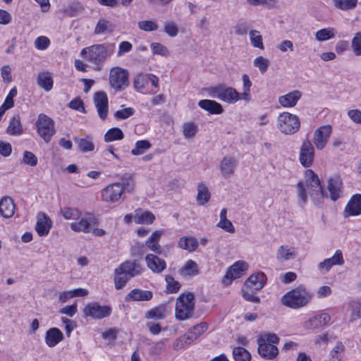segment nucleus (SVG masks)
<instances>
[{"label":"nucleus","instance_id":"f257e3e1","mask_svg":"<svg viewBox=\"0 0 361 361\" xmlns=\"http://www.w3.org/2000/svg\"><path fill=\"white\" fill-rule=\"evenodd\" d=\"M305 182L299 181L297 183L298 195L300 205H305L307 200L306 188L309 189V194L315 205H319L324 197H328L325 195L317 175L311 169H307L305 172Z\"/></svg>","mask_w":361,"mask_h":361},{"label":"nucleus","instance_id":"f03ea898","mask_svg":"<svg viewBox=\"0 0 361 361\" xmlns=\"http://www.w3.org/2000/svg\"><path fill=\"white\" fill-rule=\"evenodd\" d=\"M80 55L90 63L93 70L100 71L109 54L107 47L99 44L82 49Z\"/></svg>","mask_w":361,"mask_h":361},{"label":"nucleus","instance_id":"7ed1b4c3","mask_svg":"<svg viewBox=\"0 0 361 361\" xmlns=\"http://www.w3.org/2000/svg\"><path fill=\"white\" fill-rule=\"evenodd\" d=\"M312 298V294L305 288L298 287L287 292L282 296V304L292 309H298L306 306Z\"/></svg>","mask_w":361,"mask_h":361},{"label":"nucleus","instance_id":"20e7f679","mask_svg":"<svg viewBox=\"0 0 361 361\" xmlns=\"http://www.w3.org/2000/svg\"><path fill=\"white\" fill-rule=\"evenodd\" d=\"M279 342V338L276 334L266 333L257 339L258 353L266 360H273L278 353L279 350L275 344Z\"/></svg>","mask_w":361,"mask_h":361},{"label":"nucleus","instance_id":"39448f33","mask_svg":"<svg viewBox=\"0 0 361 361\" xmlns=\"http://www.w3.org/2000/svg\"><path fill=\"white\" fill-rule=\"evenodd\" d=\"M208 329V324L206 322L197 324L189 329L185 334L175 340L173 344V348L179 350L185 346L190 345L194 341L197 340Z\"/></svg>","mask_w":361,"mask_h":361},{"label":"nucleus","instance_id":"423d86ee","mask_svg":"<svg viewBox=\"0 0 361 361\" xmlns=\"http://www.w3.org/2000/svg\"><path fill=\"white\" fill-rule=\"evenodd\" d=\"M208 94L228 104H234L240 100V93L233 87L219 84L206 90Z\"/></svg>","mask_w":361,"mask_h":361},{"label":"nucleus","instance_id":"0eeeda50","mask_svg":"<svg viewBox=\"0 0 361 361\" xmlns=\"http://www.w3.org/2000/svg\"><path fill=\"white\" fill-rule=\"evenodd\" d=\"M194 295L191 293L180 295L176 304L175 315L177 319L184 320L191 317L194 310Z\"/></svg>","mask_w":361,"mask_h":361},{"label":"nucleus","instance_id":"6e6552de","mask_svg":"<svg viewBox=\"0 0 361 361\" xmlns=\"http://www.w3.org/2000/svg\"><path fill=\"white\" fill-rule=\"evenodd\" d=\"M300 127L299 118L288 112H283L277 118V128L283 134L292 135L298 132Z\"/></svg>","mask_w":361,"mask_h":361},{"label":"nucleus","instance_id":"1a4fd4ad","mask_svg":"<svg viewBox=\"0 0 361 361\" xmlns=\"http://www.w3.org/2000/svg\"><path fill=\"white\" fill-rule=\"evenodd\" d=\"M109 83L116 91H121L129 85L128 72L120 67H114L109 73Z\"/></svg>","mask_w":361,"mask_h":361},{"label":"nucleus","instance_id":"9d476101","mask_svg":"<svg viewBox=\"0 0 361 361\" xmlns=\"http://www.w3.org/2000/svg\"><path fill=\"white\" fill-rule=\"evenodd\" d=\"M39 135L46 142H49L55 133L54 122L47 115L40 114L36 123Z\"/></svg>","mask_w":361,"mask_h":361},{"label":"nucleus","instance_id":"9b49d317","mask_svg":"<svg viewBox=\"0 0 361 361\" xmlns=\"http://www.w3.org/2000/svg\"><path fill=\"white\" fill-rule=\"evenodd\" d=\"M83 313L85 316L94 319H102L111 314V307L108 305H100L98 302H91L85 306Z\"/></svg>","mask_w":361,"mask_h":361},{"label":"nucleus","instance_id":"f8f14e48","mask_svg":"<svg viewBox=\"0 0 361 361\" xmlns=\"http://www.w3.org/2000/svg\"><path fill=\"white\" fill-rule=\"evenodd\" d=\"M332 132V127L330 125H325L319 127L314 132L312 142L318 150L323 149L329 142Z\"/></svg>","mask_w":361,"mask_h":361},{"label":"nucleus","instance_id":"ddd939ff","mask_svg":"<svg viewBox=\"0 0 361 361\" xmlns=\"http://www.w3.org/2000/svg\"><path fill=\"white\" fill-rule=\"evenodd\" d=\"M314 159V147L309 140H305L300 148L299 161L305 168L313 164Z\"/></svg>","mask_w":361,"mask_h":361},{"label":"nucleus","instance_id":"4468645a","mask_svg":"<svg viewBox=\"0 0 361 361\" xmlns=\"http://www.w3.org/2000/svg\"><path fill=\"white\" fill-rule=\"evenodd\" d=\"M123 194V188L121 183H114L102 190V198L104 202L114 203L121 199Z\"/></svg>","mask_w":361,"mask_h":361},{"label":"nucleus","instance_id":"2eb2a0df","mask_svg":"<svg viewBox=\"0 0 361 361\" xmlns=\"http://www.w3.org/2000/svg\"><path fill=\"white\" fill-rule=\"evenodd\" d=\"M248 269V264L244 261H238L228 269L223 282L226 285L231 284L234 279L240 278L245 274Z\"/></svg>","mask_w":361,"mask_h":361},{"label":"nucleus","instance_id":"dca6fc26","mask_svg":"<svg viewBox=\"0 0 361 361\" xmlns=\"http://www.w3.org/2000/svg\"><path fill=\"white\" fill-rule=\"evenodd\" d=\"M97 224V219L89 214L80 219V221L73 222L70 224L71 228L75 232L90 233L91 226Z\"/></svg>","mask_w":361,"mask_h":361},{"label":"nucleus","instance_id":"f3484780","mask_svg":"<svg viewBox=\"0 0 361 361\" xmlns=\"http://www.w3.org/2000/svg\"><path fill=\"white\" fill-rule=\"evenodd\" d=\"M94 104L99 118L105 120L108 115V97L105 92H97L94 95Z\"/></svg>","mask_w":361,"mask_h":361},{"label":"nucleus","instance_id":"a211bd4d","mask_svg":"<svg viewBox=\"0 0 361 361\" xmlns=\"http://www.w3.org/2000/svg\"><path fill=\"white\" fill-rule=\"evenodd\" d=\"M37 223L35 230L39 236L48 235L52 227V221L49 216L44 212H39L37 215Z\"/></svg>","mask_w":361,"mask_h":361},{"label":"nucleus","instance_id":"6ab92c4d","mask_svg":"<svg viewBox=\"0 0 361 361\" xmlns=\"http://www.w3.org/2000/svg\"><path fill=\"white\" fill-rule=\"evenodd\" d=\"M267 277L262 272L252 274L245 281V288L252 290H260L266 283Z\"/></svg>","mask_w":361,"mask_h":361},{"label":"nucleus","instance_id":"aec40b11","mask_svg":"<svg viewBox=\"0 0 361 361\" xmlns=\"http://www.w3.org/2000/svg\"><path fill=\"white\" fill-rule=\"evenodd\" d=\"M341 185L342 180L339 176L334 175L329 178L327 189L331 200L336 201L341 197Z\"/></svg>","mask_w":361,"mask_h":361},{"label":"nucleus","instance_id":"412c9836","mask_svg":"<svg viewBox=\"0 0 361 361\" xmlns=\"http://www.w3.org/2000/svg\"><path fill=\"white\" fill-rule=\"evenodd\" d=\"M297 255V250L294 247L288 245L279 246L276 252V258L280 262L294 259Z\"/></svg>","mask_w":361,"mask_h":361},{"label":"nucleus","instance_id":"4be33fe9","mask_svg":"<svg viewBox=\"0 0 361 361\" xmlns=\"http://www.w3.org/2000/svg\"><path fill=\"white\" fill-rule=\"evenodd\" d=\"M118 268L130 278L140 275L142 270L140 262L137 259L126 261L121 263Z\"/></svg>","mask_w":361,"mask_h":361},{"label":"nucleus","instance_id":"5701e85b","mask_svg":"<svg viewBox=\"0 0 361 361\" xmlns=\"http://www.w3.org/2000/svg\"><path fill=\"white\" fill-rule=\"evenodd\" d=\"M147 267L154 273H161L166 269L165 261L155 255L149 254L145 257Z\"/></svg>","mask_w":361,"mask_h":361},{"label":"nucleus","instance_id":"b1692460","mask_svg":"<svg viewBox=\"0 0 361 361\" xmlns=\"http://www.w3.org/2000/svg\"><path fill=\"white\" fill-rule=\"evenodd\" d=\"M345 216H357L361 214V195H353L345 209Z\"/></svg>","mask_w":361,"mask_h":361},{"label":"nucleus","instance_id":"393cba45","mask_svg":"<svg viewBox=\"0 0 361 361\" xmlns=\"http://www.w3.org/2000/svg\"><path fill=\"white\" fill-rule=\"evenodd\" d=\"M236 166V160L233 157H225L221 161L220 170L221 174L225 178H229L234 174Z\"/></svg>","mask_w":361,"mask_h":361},{"label":"nucleus","instance_id":"a878e982","mask_svg":"<svg viewBox=\"0 0 361 361\" xmlns=\"http://www.w3.org/2000/svg\"><path fill=\"white\" fill-rule=\"evenodd\" d=\"M15 204L11 197L5 196L0 200V214L4 218H11L15 214Z\"/></svg>","mask_w":361,"mask_h":361},{"label":"nucleus","instance_id":"bb28decb","mask_svg":"<svg viewBox=\"0 0 361 361\" xmlns=\"http://www.w3.org/2000/svg\"><path fill=\"white\" fill-rule=\"evenodd\" d=\"M302 92L299 90H294L286 94L279 97V103L283 107H293L296 105L298 101L301 98Z\"/></svg>","mask_w":361,"mask_h":361},{"label":"nucleus","instance_id":"cd10ccee","mask_svg":"<svg viewBox=\"0 0 361 361\" xmlns=\"http://www.w3.org/2000/svg\"><path fill=\"white\" fill-rule=\"evenodd\" d=\"M161 235V231H155L145 241V245L147 247L155 254H161L162 252L161 247L159 245V240Z\"/></svg>","mask_w":361,"mask_h":361},{"label":"nucleus","instance_id":"c85d7f7f","mask_svg":"<svg viewBox=\"0 0 361 361\" xmlns=\"http://www.w3.org/2000/svg\"><path fill=\"white\" fill-rule=\"evenodd\" d=\"M198 106L211 114H221L224 111L221 104L214 100L202 99L199 101Z\"/></svg>","mask_w":361,"mask_h":361},{"label":"nucleus","instance_id":"c756f323","mask_svg":"<svg viewBox=\"0 0 361 361\" xmlns=\"http://www.w3.org/2000/svg\"><path fill=\"white\" fill-rule=\"evenodd\" d=\"M63 338V334L58 328L52 327L47 331L45 343L49 347H54Z\"/></svg>","mask_w":361,"mask_h":361},{"label":"nucleus","instance_id":"7c9ffc66","mask_svg":"<svg viewBox=\"0 0 361 361\" xmlns=\"http://www.w3.org/2000/svg\"><path fill=\"white\" fill-rule=\"evenodd\" d=\"M152 298V293L138 288L133 289L126 297V300L148 301Z\"/></svg>","mask_w":361,"mask_h":361},{"label":"nucleus","instance_id":"2f4dec72","mask_svg":"<svg viewBox=\"0 0 361 361\" xmlns=\"http://www.w3.org/2000/svg\"><path fill=\"white\" fill-rule=\"evenodd\" d=\"M167 313L168 309L166 305L161 304L146 312L145 318L147 319H162L165 318Z\"/></svg>","mask_w":361,"mask_h":361},{"label":"nucleus","instance_id":"473e14b6","mask_svg":"<svg viewBox=\"0 0 361 361\" xmlns=\"http://www.w3.org/2000/svg\"><path fill=\"white\" fill-rule=\"evenodd\" d=\"M179 271L183 276H194L200 274L198 264L192 259L188 260Z\"/></svg>","mask_w":361,"mask_h":361},{"label":"nucleus","instance_id":"72a5a7b5","mask_svg":"<svg viewBox=\"0 0 361 361\" xmlns=\"http://www.w3.org/2000/svg\"><path fill=\"white\" fill-rule=\"evenodd\" d=\"M154 219V215L150 212H143L140 209L135 210L134 221L136 224H150Z\"/></svg>","mask_w":361,"mask_h":361},{"label":"nucleus","instance_id":"f704fd0d","mask_svg":"<svg viewBox=\"0 0 361 361\" xmlns=\"http://www.w3.org/2000/svg\"><path fill=\"white\" fill-rule=\"evenodd\" d=\"M197 190V195L196 200L198 205H204L209 202L211 195L208 188L204 183H198Z\"/></svg>","mask_w":361,"mask_h":361},{"label":"nucleus","instance_id":"c9c22d12","mask_svg":"<svg viewBox=\"0 0 361 361\" xmlns=\"http://www.w3.org/2000/svg\"><path fill=\"white\" fill-rule=\"evenodd\" d=\"M135 174L132 173H125L122 175L121 185L123 188V192H132L135 188Z\"/></svg>","mask_w":361,"mask_h":361},{"label":"nucleus","instance_id":"e433bc0d","mask_svg":"<svg viewBox=\"0 0 361 361\" xmlns=\"http://www.w3.org/2000/svg\"><path fill=\"white\" fill-rule=\"evenodd\" d=\"M198 242L192 237H183L178 241L179 247L188 252L195 251L198 247Z\"/></svg>","mask_w":361,"mask_h":361},{"label":"nucleus","instance_id":"4c0bfd02","mask_svg":"<svg viewBox=\"0 0 361 361\" xmlns=\"http://www.w3.org/2000/svg\"><path fill=\"white\" fill-rule=\"evenodd\" d=\"M23 132L19 116H14L10 121L7 128V133L11 135H20Z\"/></svg>","mask_w":361,"mask_h":361},{"label":"nucleus","instance_id":"58836bf2","mask_svg":"<svg viewBox=\"0 0 361 361\" xmlns=\"http://www.w3.org/2000/svg\"><path fill=\"white\" fill-rule=\"evenodd\" d=\"M129 278L130 277L123 272L118 267L116 268L114 270V283L116 289L120 290L126 286Z\"/></svg>","mask_w":361,"mask_h":361},{"label":"nucleus","instance_id":"ea45409f","mask_svg":"<svg viewBox=\"0 0 361 361\" xmlns=\"http://www.w3.org/2000/svg\"><path fill=\"white\" fill-rule=\"evenodd\" d=\"M38 85L45 91H49L52 88L53 80L49 73H42L37 77Z\"/></svg>","mask_w":361,"mask_h":361},{"label":"nucleus","instance_id":"a19ab883","mask_svg":"<svg viewBox=\"0 0 361 361\" xmlns=\"http://www.w3.org/2000/svg\"><path fill=\"white\" fill-rule=\"evenodd\" d=\"M114 30V26L110 21L100 19L96 25L94 33L96 35H101L105 32H111Z\"/></svg>","mask_w":361,"mask_h":361},{"label":"nucleus","instance_id":"79ce46f5","mask_svg":"<svg viewBox=\"0 0 361 361\" xmlns=\"http://www.w3.org/2000/svg\"><path fill=\"white\" fill-rule=\"evenodd\" d=\"M123 138V131L116 127L110 128L104 135V140L106 142H110L115 140H121Z\"/></svg>","mask_w":361,"mask_h":361},{"label":"nucleus","instance_id":"37998d69","mask_svg":"<svg viewBox=\"0 0 361 361\" xmlns=\"http://www.w3.org/2000/svg\"><path fill=\"white\" fill-rule=\"evenodd\" d=\"M335 8L347 11L353 9L357 6V0H332Z\"/></svg>","mask_w":361,"mask_h":361},{"label":"nucleus","instance_id":"c03bdc74","mask_svg":"<svg viewBox=\"0 0 361 361\" xmlns=\"http://www.w3.org/2000/svg\"><path fill=\"white\" fill-rule=\"evenodd\" d=\"M233 356L235 361H250V353L243 347H235L233 350Z\"/></svg>","mask_w":361,"mask_h":361},{"label":"nucleus","instance_id":"a18cd8bd","mask_svg":"<svg viewBox=\"0 0 361 361\" xmlns=\"http://www.w3.org/2000/svg\"><path fill=\"white\" fill-rule=\"evenodd\" d=\"M182 128L183 134L185 139L193 138L198 131L197 125L194 122L185 123Z\"/></svg>","mask_w":361,"mask_h":361},{"label":"nucleus","instance_id":"49530a36","mask_svg":"<svg viewBox=\"0 0 361 361\" xmlns=\"http://www.w3.org/2000/svg\"><path fill=\"white\" fill-rule=\"evenodd\" d=\"M250 40L252 47L258 48L261 50L264 49L262 37L260 32L256 30H252L249 32Z\"/></svg>","mask_w":361,"mask_h":361},{"label":"nucleus","instance_id":"de8ad7c7","mask_svg":"<svg viewBox=\"0 0 361 361\" xmlns=\"http://www.w3.org/2000/svg\"><path fill=\"white\" fill-rule=\"evenodd\" d=\"M345 350L344 345L338 341L329 354V361H341Z\"/></svg>","mask_w":361,"mask_h":361},{"label":"nucleus","instance_id":"09e8293b","mask_svg":"<svg viewBox=\"0 0 361 361\" xmlns=\"http://www.w3.org/2000/svg\"><path fill=\"white\" fill-rule=\"evenodd\" d=\"M75 142L78 143L79 149L82 152H91L94 148V143L89 138H73Z\"/></svg>","mask_w":361,"mask_h":361},{"label":"nucleus","instance_id":"8fccbe9b","mask_svg":"<svg viewBox=\"0 0 361 361\" xmlns=\"http://www.w3.org/2000/svg\"><path fill=\"white\" fill-rule=\"evenodd\" d=\"M334 36L335 31L332 27L323 28L315 33L316 39L320 42L328 40Z\"/></svg>","mask_w":361,"mask_h":361},{"label":"nucleus","instance_id":"3c124183","mask_svg":"<svg viewBox=\"0 0 361 361\" xmlns=\"http://www.w3.org/2000/svg\"><path fill=\"white\" fill-rule=\"evenodd\" d=\"M60 212L66 219H78L81 216L80 211L76 208L66 207L61 209Z\"/></svg>","mask_w":361,"mask_h":361},{"label":"nucleus","instance_id":"603ef678","mask_svg":"<svg viewBox=\"0 0 361 361\" xmlns=\"http://www.w3.org/2000/svg\"><path fill=\"white\" fill-rule=\"evenodd\" d=\"M269 59L260 56L255 58L253 61V65L257 68L261 73H264L269 66Z\"/></svg>","mask_w":361,"mask_h":361},{"label":"nucleus","instance_id":"864d4df0","mask_svg":"<svg viewBox=\"0 0 361 361\" xmlns=\"http://www.w3.org/2000/svg\"><path fill=\"white\" fill-rule=\"evenodd\" d=\"M151 144L147 140H139L135 143V149L131 150L133 155H140L144 153L145 151L149 149Z\"/></svg>","mask_w":361,"mask_h":361},{"label":"nucleus","instance_id":"5fc2aeb1","mask_svg":"<svg viewBox=\"0 0 361 361\" xmlns=\"http://www.w3.org/2000/svg\"><path fill=\"white\" fill-rule=\"evenodd\" d=\"M165 281L166 283V288L170 293H176L180 288V284L178 281H176L171 275L165 276Z\"/></svg>","mask_w":361,"mask_h":361},{"label":"nucleus","instance_id":"6e6d98bb","mask_svg":"<svg viewBox=\"0 0 361 361\" xmlns=\"http://www.w3.org/2000/svg\"><path fill=\"white\" fill-rule=\"evenodd\" d=\"M353 53L356 56H361V32H357L351 42Z\"/></svg>","mask_w":361,"mask_h":361},{"label":"nucleus","instance_id":"4d7b16f0","mask_svg":"<svg viewBox=\"0 0 361 361\" xmlns=\"http://www.w3.org/2000/svg\"><path fill=\"white\" fill-rule=\"evenodd\" d=\"M138 27L145 32L157 30L158 25L152 20H142L137 23Z\"/></svg>","mask_w":361,"mask_h":361},{"label":"nucleus","instance_id":"13d9d810","mask_svg":"<svg viewBox=\"0 0 361 361\" xmlns=\"http://www.w3.org/2000/svg\"><path fill=\"white\" fill-rule=\"evenodd\" d=\"M135 111L131 107L125 108L118 111H116L114 114V116L118 120H123L129 118L134 114Z\"/></svg>","mask_w":361,"mask_h":361},{"label":"nucleus","instance_id":"bf43d9fd","mask_svg":"<svg viewBox=\"0 0 361 361\" xmlns=\"http://www.w3.org/2000/svg\"><path fill=\"white\" fill-rule=\"evenodd\" d=\"M164 32L169 36L173 37L178 35V27L175 23L167 21L164 23Z\"/></svg>","mask_w":361,"mask_h":361},{"label":"nucleus","instance_id":"052dcab7","mask_svg":"<svg viewBox=\"0 0 361 361\" xmlns=\"http://www.w3.org/2000/svg\"><path fill=\"white\" fill-rule=\"evenodd\" d=\"M305 328L307 329H317L319 327H322V323L319 319V315H315L311 318H310L305 323Z\"/></svg>","mask_w":361,"mask_h":361},{"label":"nucleus","instance_id":"680f3d73","mask_svg":"<svg viewBox=\"0 0 361 361\" xmlns=\"http://www.w3.org/2000/svg\"><path fill=\"white\" fill-rule=\"evenodd\" d=\"M150 47L154 54H159L161 56H167L169 54L168 49L160 43H152Z\"/></svg>","mask_w":361,"mask_h":361},{"label":"nucleus","instance_id":"e2e57ef3","mask_svg":"<svg viewBox=\"0 0 361 361\" xmlns=\"http://www.w3.org/2000/svg\"><path fill=\"white\" fill-rule=\"evenodd\" d=\"M23 161L25 164L35 166L37 164V158L32 152L25 151L23 153Z\"/></svg>","mask_w":361,"mask_h":361},{"label":"nucleus","instance_id":"0e129e2a","mask_svg":"<svg viewBox=\"0 0 361 361\" xmlns=\"http://www.w3.org/2000/svg\"><path fill=\"white\" fill-rule=\"evenodd\" d=\"M327 259L330 262L332 267L334 265H343L344 264L343 253H342L341 250H337L335 252L333 257H331L330 258H327Z\"/></svg>","mask_w":361,"mask_h":361},{"label":"nucleus","instance_id":"69168bd1","mask_svg":"<svg viewBox=\"0 0 361 361\" xmlns=\"http://www.w3.org/2000/svg\"><path fill=\"white\" fill-rule=\"evenodd\" d=\"M50 44L49 39L44 36L37 37L35 41V46L39 50L46 49Z\"/></svg>","mask_w":361,"mask_h":361},{"label":"nucleus","instance_id":"338daca9","mask_svg":"<svg viewBox=\"0 0 361 361\" xmlns=\"http://www.w3.org/2000/svg\"><path fill=\"white\" fill-rule=\"evenodd\" d=\"M216 226L230 233H233L235 232V228L231 221L228 219L219 221L217 223Z\"/></svg>","mask_w":361,"mask_h":361},{"label":"nucleus","instance_id":"774afa93","mask_svg":"<svg viewBox=\"0 0 361 361\" xmlns=\"http://www.w3.org/2000/svg\"><path fill=\"white\" fill-rule=\"evenodd\" d=\"M165 341H160L150 348L149 354L152 355H160L161 353L165 349Z\"/></svg>","mask_w":361,"mask_h":361}]
</instances>
